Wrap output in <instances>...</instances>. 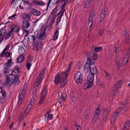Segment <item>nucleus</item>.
Segmentation results:
<instances>
[{
    "label": "nucleus",
    "mask_w": 130,
    "mask_h": 130,
    "mask_svg": "<svg viewBox=\"0 0 130 130\" xmlns=\"http://www.w3.org/2000/svg\"><path fill=\"white\" fill-rule=\"evenodd\" d=\"M20 76H16L15 75L12 74V73L9 75L10 80L7 82V84L11 86L14 83L15 85H18L20 82L19 78Z\"/></svg>",
    "instance_id": "nucleus-1"
},
{
    "label": "nucleus",
    "mask_w": 130,
    "mask_h": 130,
    "mask_svg": "<svg viewBox=\"0 0 130 130\" xmlns=\"http://www.w3.org/2000/svg\"><path fill=\"white\" fill-rule=\"evenodd\" d=\"M94 74L92 73H90L88 75L87 80L88 81L84 84V86H86V89H87L89 88L93 87L94 85L93 81L94 79Z\"/></svg>",
    "instance_id": "nucleus-2"
},
{
    "label": "nucleus",
    "mask_w": 130,
    "mask_h": 130,
    "mask_svg": "<svg viewBox=\"0 0 130 130\" xmlns=\"http://www.w3.org/2000/svg\"><path fill=\"white\" fill-rule=\"evenodd\" d=\"M74 79L76 83H78L82 82L83 80V75L80 72H76L74 74Z\"/></svg>",
    "instance_id": "nucleus-3"
},
{
    "label": "nucleus",
    "mask_w": 130,
    "mask_h": 130,
    "mask_svg": "<svg viewBox=\"0 0 130 130\" xmlns=\"http://www.w3.org/2000/svg\"><path fill=\"white\" fill-rule=\"evenodd\" d=\"M47 92V87H45L41 92L40 96V100L38 103V104H39L40 105H41L42 104L46 97Z\"/></svg>",
    "instance_id": "nucleus-4"
},
{
    "label": "nucleus",
    "mask_w": 130,
    "mask_h": 130,
    "mask_svg": "<svg viewBox=\"0 0 130 130\" xmlns=\"http://www.w3.org/2000/svg\"><path fill=\"white\" fill-rule=\"evenodd\" d=\"M92 48L93 47L91 48V52L92 54V58L93 60H97V55L96 53L101 51L102 49V47L101 46H96L95 47L92 52Z\"/></svg>",
    "instance_id": "nucleus-5"
},
{
    "label": "nucleus",
    "mask_w": 130,
    "mask_h": 130,
    "mask_svg": "<svg viewBox=\"0 0 130 130\" xmlns=\"http://www.w3.org/2000/svg\"><path fill=\"white\" fill-rule=\"evenodd\" d=\"M42 42L41 41H36L34 44L33 50L35 51H40L42 47Z\"/></svg>",
    "instance_id": "nucleus-6"
},
{
    "label": "nucleus",
    "mask_w": 130,
    "mask_h": 130,
    "mask_svg": "<svg viewBox=\"0 0 130 130\" xmlns=\"http://www.w3.org/2000/svg\"><path fill=\"white\" fill-rule=\"evenodd\" d=\"M124 106H125L123 105L122 106L120 107L119 108H118L117 109V112L113 114L112 116H111L110 118V121L111 123H112V121L113 122L115 121L116 119L117 118V116L119 114V112L122 110L123 108L124 107Z\"/></svg>",
    "instance_id": "nucleus-7"
},
{
    "label": "nucleus",
    "mask_w": 130,
    "mask_h": 130,
    "mask_svg": "<svg viewBox=\"0 0 130 130\" xmlns=\"http://www.w3.org/2000/svg\"><path fill=\"white\" fill-rule=\"evenodd\" d=\"M90 16L89 17L88 20V25H90V27H91L93 21V18L95 15L94 13L93 12V10L91 12H90Z\"/></svg>",
    "instance_id": "nucleus-8"
},
{
    "label": "nucleus",
    "mask_w": 130,
    "mask_h": 130,
    "mask_svg": "<svg viewBox=\"0 0 130 130\" xmlns=\"http://www.w3.org/2000/svg\"><path fill=\"white\" fill-rule=\"evenodd\" d=\"M12 74H15L16 76H20L18 74L20 73V71L19 68L17 66H15L12 70Z\"/></svg>",
    "instance_id": "nucleus-9"
},
{
    "label": "nucleus",
    "mask_w": 130,
    "mask_h": 130,
    "mask_svg": "<svg viewBox=\"0 0 130 130\" xmlns=\"http://www.w3.org/2000/svg\"><path fill=\"white\" fill-rule=\"evenodd\" d=\"M62 74H64L65 75V78L63 79L62 80L60 84V86L62 87H64L67 84V76L68 74L67 73H64V72L62 73Z\"/></svg>",
    "instance_id": "nucleus-10"
},
{
    "label": "nucleus",
    "mask_w": 130,
    "mask_h": 130,
    "mask_svg": "<svg viewBox=\"0 0 130 130\" xmlns=\"http://www.w3.org/2000/svg\"><path fill=\"white\" fill-rule=\"evenodd\" d=\"M87 62V60L86 62L85 65L84 67V70H87L90 68L91 67V65H94L95 63V61H90L88 63H86Z\"/></svg>",
    "instance_id": "nucleus-11"
},
{
    "label": "nucleus",
    "mask_w": 130,
    "mask_h": 130,
    "mask_svg": "<svg viewBox=\"0 0 130 130\" xmlns=\"http://www.w3.org/2000/svg\"><path fill=\"white\" fill-rule=\"evenodd\" d=\"M106 13V12L105 10H102L100 15V22H102L103 21L105 17V15Z\"/></svg>",
    "instance_id": "nucleus-12"
},
{
    "label": "nucleus",
    "mask_w": 130,
    "mask_h": 130,
    "mask_svg": "<svg viewBox=\"0 0 130 130\" xmlns=\"http://www.w3.org/2000/svg\"><path fill=\"white\" fill-rule=\"evenodd\" d=\"M122 84V82L121 80L118 81L114 87V90L117 91L118 89L120 88Z\"/></svg>",
    "instance_id": "nucleus-13"
},
{
    "label": "nucleus",
    "mask_w": 130,
    "mask_h": 130,
    "mask_svg": "<svg viewBox=\"0 0 130 130\" xmlns=\"http://www.w3.org/2000/svg\"><path fill=\"white\" fill-rule=\"evenodd\" d=\"M11 65H9L6 63H5L4 65V73L6 74L7 73H9V71H11V69H10L9 67L11 66Z\"/></svg>",
    "instance_id": "nucleus-14"
},
{
    "label": "nucleus",
    "mask_w": 130,
    "mask_h": 130,
    "mask_svg": "<svg viewBox=\"0 0 130 130\" xmlns=\"http://www.w3.org/2000/svg\"><path fill=\"white\" fill-rule=\"evenodd\" d=\"M89 69L91 73L95 74L97 73V70L94 64L91 65Z\"/></svg>",
    "instance_id": "nucleus-15"
},
{
    "label": "nucleus",
    "mask_w": 130,
    "mask_h": 130,
    "mask_svg": "<svg viewBox=\"0 0 130 130\" xmlns=\"http://www.w3.org/2000/svg\"><path fill=\"white\" fill-rule=\"evenodd\" d=\"M61 76L60 74L57 75L55 77V83L56 85H58L61 82Z\"/></svg>",
    "instance_id": "nucleus-16"
},
{
    "label": "nucleus",
    "mask_w": 130,
    "mask_h": 130,
    "mask_svg": "<svg viewBox=\"0 0 130 130\" xmlns=\"http://www.w3.org/2000/svg\"><path fill=\"white\" fill-rule=\"evenodd\" d=\"M85 55H86L87 58L86 63H87H87H88V62H89L90 61H94V60H93L92 59H93L92 58V55H91V54L90 52H88L87 53L85 54Z\"/></svg>",
    "instance_id": "nucleus-17"
},
{
    "label": "nucleus",
    "mask_w": 130,
    "mask_h": 130,
    "mask_svg": "<svg viewBox=\"0 0 130 130\" xmlns=\"http://www.w3.org/2000/svg\"><path fill=\"white\" fill-rule=\"evenodd\" d=\"M45 34L44 31H41L39 35V37H38L39 35L38 36V39L41 40L45 39L46 35H45Z\"/></svg>",
    "instance_id": "nucleus-18"
},
{
    "label": "nucleus",
    "mask_w": 130,
    "mask_h": 130,
    "mask_svg": "<svg viewBox=\"0 0 130 130\" xmlns=\"http://www.w3.org/2000/svg\"><path fill=\"white\" fill-rule=\"evenodd\" d=\"M31 10H30L31 13H32L35 16H39L40 14V11L34 9L32 8Z\"/></svg>",
    "instance_id": "nucleus-19"
},
{
    "label": "nucleus",
    "mask_w": 130,
    "mask_h": 130,
    "mask_svg": "<svg viewBox=\"0 0 130 130\" xmlns=\"http://www.w3.org/2000/svg\"><path fill=\"white\" fill-rule=\"evenodd\" d=\"M38 89L37 88L34 87L33 89V92L32 95V98L34 99L35 98H36L37 95H36L37 92L38 90Z\"/></svg>",
    "instance_id": "nucleus-20"
},
{
    "label": "nucleus",
    "mask_w": 130,
    "mask_h": 130,
    "mask_svg": "<svg viewBox=\"0 0 130 130\" xmlns=\"http://www.w3.org/2000/svg\"><path fill=\"white\" fill-rule=\"evenodd\" d=\"M29 22L27 21H24L22 23V25L24 28H27L29 26Z\"/></svg>",
    "instance_id": "nucleus-21"
},
{
    "label": "nucleus",
    "mask_w": 130,
    "mask_h": 130,
    "mask_svg": "<svg viewBox=\"0 0 130 130\" xmlns=\"http://www.w3.org/2000/svg\"><path fill=\"white\" fill-rule=\"evenodd\" d=\"M58 97L59 98L63 100H65L67 98V96L64 93H63L62 94V93L61 92L60 93V95L59 93H58Z\"/></svg>",
    "instance_id": "nucleus-22"
},
{
    "label": "nucleus",
    "mask_w": 130,
    "mask_h": 130,
    "mask_svg": "<svg viewBox=\"0 0 130 130\" xmlns=\"http://www.w3.org/2000/svg\"><path fill=\"white\" fill-rule=\"evenodd\" d=\"M124 35L125 36L126 41L127 44L129 43V35L126 30L124 31Z\"/></svg>",
    "instance_id": "nucleus-23"
},
{
    "label": "nucleus",
    "mask_w": 130,
    "mask_h": 130,
    "mask_svg": "<svg viewBox=\"0 0 130 130\" xmlns=\"http://www.w3.org/2000/svg\"><path fill=\"white\" fill-rule=\"evenodd\" d=\"M9 47L10 45L9 44L7 45L6 47L4 48L1 53L0 56L1 57H2L4 56L5 53L6 51L9 48Z\"/></svg>",
    "instance_id": "nucleus-24"
},
{
    "label": "nucleus",
    "mask_w": 130,
    "mask_h": 130,
    "mask_svg": "<svg viewBox=\"0 0 130 130\" xmlns=\"http://www.w3.org/2000/svg\"><path fill=\"white\" fill-rule=\"evenodd\" d=\"M130 121L129 120H127L125 122V124H124V127L125 129H128L130 126Z\"/></svg>",
    "instance_id": "nucleus-25"
},
{
    "label": "nucleus",
    "mask_w": 130,
    "mask_h": 130,
    "mask_svg": "<svg viewBox=\"0 0 130 130\" xmlns=\"http://www.w3.org/2000/svg\"><path fill=\"white\" fill-rule=\"evenodd\" d=\"M24 59V57L23 54L20 55L17 59V62H20L23 61Z\"/></svg>",
    "instance_id": "nucleus-26"
},
{
    "label": "nucleus",
    "mask_w": 130,
    "mask_h": 130,
    "mask_svg": "<svg viewBox=\"0 0 130 130\" xmlns=\"http://www.w3.org/2000/svg\"><path fill=\"white\" fill-rule=\"evenodd\" d=\"M70 97L72 98V101H75L76 99V98L75 97L74 94V92L73 91H72L70 93Z\"/></svg>",
    "instance_id": "nucleus-27"
},
{
    "label": "nucleus",
    "mask_w": 130,
    "mask_h": 130,
    "mask_svg": "<svg viewBox=\"0 0 130 130\" xmlns=\"http://www.w3.org/2000/svg\"><path fill=\"white\" fill-rule=\"evenodd\" d=\"M125 56H126V58L127 59L126 62L127 63V62H128L130 57V48H129L128 49L127 53L126 55H125Z\"/></svg>",
    "instance_id": "nucleus-28"
},
{
    "label": "nucleus",
    "mask_w": 130,
    "mask_h": 130,
    "mask_svg": "<svg viewBox=\"0 0 130 130\" xmlns=\"http://www.w3.org/2000/svg\"><path fill=\"white\" fill-rule=\"evenodd\" d=\"M58 6H57L52 11L51 13V14L52 15H54V14L58 12Z\"/></svg>",
    "instance_id": "nucleus-29"
},
{
    "label": "nucleus",
    "mask_w": 130,
    "mask_h": 130,
    "mask_svg": "<svg viewBox=\"0 0 130 130\" xmlns=\"http://www.w3.org/2000/svg\"><path fill=\"white\" fill-rule=\"evenodd\" d=\"M0 32H2V35H5L7 32V30L5 28H2L0 30Z\"/></svg>",
    "instance_id": "nucleus-30"
},
{
    "label": "nucleus",
    "mask_w": 130,
    "mask_h": 130,
    "mask_svg": "<svg viewBox=\"0 0 130 130\" xmlns=\"http://www.w3.org/2000/svg\"><path fill=\"white\" fill-rule=\"evenodd\" d=\"M1 93L2 94V96L4 98H5L6 96V93L5 91L2 90L1 91Z\"/></svg>",
    "instance_id": "nucleus-31"
},
{
    "label": "nucleus",
    "mask_w": 130,
    "mask_h": 130,
    "mask_svg": "<svg viewBox=\"0 0 130 130\" xmlns=\"http://www.w3.org/2000/svg\"><path fill=\"white\" fill-rule=\"evenodd\" d=\"M109 110L107 108H105L103 112V115H109Z\"/></svg>",
    "instance_id": "nucleus-32"
},
{
    "label": "nucleus",
    "mask_w": 130,
    "mask_h": 130,
    "mask_svg": "<svg viewBox=\"0 0 130 130\" xmlns=\"http://www.w3.org/2000/svg\"><path fill=\"white\" fill-rule=\"evenodd\" d=\"M116 67L118 70L120 68V66L121 65V64L119 63V61H117L116 62Z\"/></svg>",
    "instance_id": "nucleus-33"
},
{
    "label": "nucleus",
    "mask_w": 130,
    "mask_h": 130,
    "mask_svg": "<svg viewBox=\"0 0 130 130\" xmlns=\"http://www.w3.org/2000/svg\"><path fill=\"white\" fill-rule=\"evenodd\" d=\"M45 69V68H44L43 70L42 71H41L40 74L39 75V76H42V78L43 77V76L44 75Z\"/></svg>",
    "instance_id": "nucleus-34"
},
{
    "label": "nucleus",
    "mask_w": 130,
    "mask_h": 130,
    "mask_svg": "<svg viewBox=\"0 0 130 130\" xmlns=\"http://www.w3.org/2000/svg\"><path fill=\"white\" fill-rule=\"evenodd\" d=\"M11 36L8 35L7 33L5 35L3 36V37L4 39L5 40H6L10 37Z\"/></svg>",
    "instance_id": "nucleus-35"
},
{
    "label": "nucleus",
    "mask_w": 130,
    "mask_h": 130,
    "mask_svg": "<svg viewBox=\"0 0 130 130\" xmlns=\"http://www.w3.org/2000/svg\"><path fill=\"white\" fill-rule=\"evenodd\" d=\"M17 26V25L14 24H13L11 25L10 27L11 28V30L12 31L13 33V32L14 30V29H15Z\"/></svg>",
    "instance_id": "nucleus-36"
},
{
    "label": "nucleus",
    "mask_w": 130,
    "mask_h": 130,
    "mask_svg": "<svg viewBox=\"0 0 130 130\" xmlns=\"http://www.w3.org/2000/svg\"><path fill=\"white\" fill-rule=\"evenodd\" d=\"M24 19L25 20H29L30 19V16L28 14H25L23 17Z\"/></svg>",
    "instance_id": "nucleus-37"
},
{
    "label": "nucleus",
    "mask_w": 130,
    "mask_h": 130,
    "mask_svg": "<svg viewBox=\"0 0 130 130\" xmlns=\"http://www.w3.org/2000/svg\"><path fill=\"white\" fill-rule=\"evenodd\" d=\"M41 77L42 76H40L39 75L38 76L36 82L39 83V84H40L42 80Z\"/></svg>",
    "instance_id": "nucleus-38"
},
{
    "label": "nucleus",
    "mask_w": 130,
    "mask_h": 130,
    "mask_svg": "<svg viewBox=\"0 0 130 130\" xmlns=\"http://www.w3.org/2000/svg\"><path fill=\"white\" fill-rule=\"evenodd\" d=\"M24 94H22L20 93L19 94V97L18 98V99H20L23 100H24Z\"/></svg>",
    "instance_id": "nucleus-39"
},
{
    "label": "nucleus",
    "mask_w": 130,
    "mask_h": 130,
    "mask_svg": "<svg viewBox=\"0 0 130 130\" xmlns=\"http://www.w3.org/2000/svg\"><path fill=\"white\" fill-rule=\"evenodd\" d=\"M104 32V30L103 29H101L99 30L98 32V34L100 36H102Z\"/></svg>",
    "instance_id": "nucleus-40"
},
{
    "label": "nucleus",
    "mask_w": 130,
    "mask_h": 130,
    "mask_svg": "<svg viewBox=\"0 0 130 130\" xmlns=\"http://www.w3.org/2000/svg\"><path fill=\"white\" fill-rule=\"evenodd\" d=\"M33 106H30V107L29 108H27V107L26 108V110H25L24 113H23V115L25 114L26 113V112L27 110H28V112L27 113V114L28 113V112L32 108Z\"/></svg>",
    "instance_id": "nucleus-41"
},
{
    "label": "nucleus",
    "mask_w": 130,
    "mask_h": 130,
    "mask_svg": "<svg viewBox=\"0 0 130 130\" xmlns=\"http://www.w3.org/2000/svg\"><path fill=\"white\" fill-rule=\"evenodd\" d=\"M31 65V64L30 62H27L26 63V66L27 70H29L30 69Z\"/></svg>",
    "instance_id": "nucleus-42"
},
{
    "label": "nucleus",
    "mask_w": 130,
    "mask_h": 130,
    "mask_svg": "<svg viewBox=\"0 0 130 130\" xmlns=\"http://www.w3.org/2000/svg\"><path fill=\"white\" fill-rule=\"evenodd\" d=\"M99 109V107H98V108L96 109L95 112V115L96 116H99V112L100 111V110Z\"/></svg>",
    "instance_id": "nucleus-43"
},
{
    "label": "nucleus",
    "mask_w": 130,
    "mask_h": 130,
    "mask_svg": "<svg viewBox=\"0 0 130 130\" xmlns=\"http://www.w3.org/2000/svg\"><path fill=\"white\" fill-rule=\"evenodd\" d=\"M108 116L109 115H103L102 116L103 118V120L104 121H106L107 120V117H108Z\"/></svg>",
    "instance_id": "nucleus-44"
},
{
    "label": "nucleus",
    "mask_w": 130,
    "mask_h": 130,
    "mask_svg": "<svg viewBox=\"0 0 130 130\" xmlns=\"http://www.w3.org/2000/svg\"><path fill=\"white\" fill-rule=\"evenodd\" d=\"M99 118V116H96L95 114H94L93 118V120H94V122L98 119Z\"/></svg>",
    "instance_id": "nucleus-45"
},
{
    "label": "nucleus",
    "mask_w": 130,
    "mask_h": 130,
    "mask_svg": "<svg viewBox=\"0 0 130 130\" xmlns=\"http://www.w3.org/2000/svg\"><path fill=\"white\" fill-rule=\"evenodd\" d=\"M115 49H114V52L115 54L117 53V50L119 49L118 47H117V45L116 44L115 45Z\"/></svg>",
    "instance_id": "nucleus-46"
},
{
    "label": "nucleus",
    "mask_w": 130,
    "mask_h": 130,
    "mask_svg": "<svg viewBox=\"0 0 130 130\" xmlns=\"http://www.w3.org/2000/svg\"><path fill=\"white\" fill-rule=\"evenodd\" d=\"M127 60V59L126 58H126H125V57L124 58L123 60L122 61V63L124 64H126L127 63V62L126 63Z\"/></svg>",
    "instance_id": "nucleus-47"
},
{
    "label": "nucleus",
    "mask_w": 130,
    "mask_h": 130,
    "mask_svg": "<svg viewBox=\"0 0 130 130\" xmlns=\"http://www.w3.org/2000/svg\"><path fill=\"white\" fill-rule=\"evenodd\" d=\"M67 3L68 2H67V1H65L64 2V3L63 4L62 6L60 7V8H61L62 7L61 9V11L62 10H63L64 8L65 7V6L66 5V4H67Z\"/></svg>",
    "instance_id": "nucleus-48"
},
{
    "label": "nucleus",
    "mask_w": 130,
    "mask_h": 130,
    "mask_svg": "<svg viewBox=\"0 0 130 130\" xmlns=\"http://www.w3.org/2000/svg\"><path fill=\"white\" fill-rule=\"evenodd\" d=\"M35 104V103L34 102H32V101H31L30 102L29 104H28L27 106V108H29L30 106H33Z\"/></svg>",
    "instance_id": "nucleus-49"
},
{
    "label": "nucleus",
    "mask_w": 130,
    "mask_h": 130,
    "mask_svg": "<svg viewBox=\"0 0 130 130\" xmlns=\"http://www.w3.org/2000/svg\"><path fill=\"white\" fill-rule=\"evenodd\" d=\"M90 2L89 1H87L85 3L84 5V8H87V7L89 5L90 3Z\"/></svg>",
    "instance_id": "nucleus-50"
},
{
    "label": "nucleus",
    "mask_w": 130,
    "mask_h": 130,
    "mask_svg": "<svg viewBox=\"0 0 130 130\" xmlns=\"http://www.w3.org/2000/svg\"><path fill=\"white\" fill-rule=\"evenodd\" d=\"M24 1L23 4L25 5L27 4V5H29L30 6L31 5V4L28 1H25V0H24V1Z\"/></svg>",
    "instance_id": "nucleus-51"
},
{
    "label": "nucleus",
    "mask_w": 130,
    "mask_h": 130,
    "mask_svg": "<svg viewBox=\"0 0 130 130\" xmlns=\"http://www.w3.org/2000/svg\"><path fill=\"white\" fill-rule=\"evenodd\" d=\"M12 58H11L10 59H9L7 60V63H6L8 64V65H11L10 64L12 63Z\"/></svg>",
    "instance_id": "nucleus-52"
},
{
    "label": "nucleus",
    "mask_w": 130,
    "mask_h": 130,
    "mask_svg": "<svg viewBox=\"0 0 130 130\" xmlns=\"http://www.w3.org/2000/svg\"><path fill=\"white\" fill-rule=\"evenodd\" d=\"M6 84H7V82L8 81L10 80V78L9 77H8V75L7 74L6 75Z\"/></svg>",
    "instance_id": "nucleus-53"
},
{
    "label": "nucleus",
    "mask_w": 130,
    "mask_h": 130,
    "mask_svg": "<svg viewBox=\"0 0 130 130\" xmlns=\"http://www.w3.org/2000/svg\"><path fill=\"white\" fill-rule=\"evenodd\" d=\"M53 115L52 114H50L48 115L47 118H48L50 120H52L53 118Z\"/></svg>",
    "instance_id": "nucleus-54"
},
{
    "label": "nucleus",
    "mask_w": 130,
    "mask_h": 130,
    "mask_svg": "<svg viewBox=\"0 0 130 130\" xmlns=\"http://www.w3.org/2000/svg\"><path fill=\"white\" fill-rule=\"evenodd\" d=\"M38 5L40 6H44L45 5V4L43 2H39Z\"/></svg>",
    "instance_id": "nucleus-55"
},
{
    "label": "nucleus",
    "mask_w": 130,
    "mask_h": 130,
    "mask_svg": "<svg viewBox=\"0 0 130 130\" xmlns=\"http://www.w3.org/2000/svg\"><path fill=\"white\" fill-rule=\"evenodd\" d=\"M39 84V83L36 82V83L35 84L34 86V87L37 88H38L39 87V84Z\"/></svg>",
    "instance_id": "nucleus-56"
},
{
    "label": "nucleus",
    "mask_w": 130,
    "mask_h": 130,
    "mask_svg": "<svg viewBox=\"0 0 130 130\" xmlns=\"http://www.w3.org/2000/svg\"><path fill=\"white\" fill-rule=\"evenodd\" d=\"M61 12H62L61 10L58 13H57L55 14V15H53L54 16H54L55 18H56L57 16L59 15V14H61Z\"/></svg>",
    "instance_id": "nucleus-57"
},
{
    "label": "nucleus",
    "mask_w": 130,
    "mask_h": 130,
    "mask_svg": "<svg viewBox=\"0 0 130 130\" xmlns=\"http://www.w3.org/2000/svg\"><path fill=\"white\" fill-rule=\"evenodd\" d=\"M55 18L54 16H53V17L52 18V20H51V21L50 22H52V24H53V23L54 22L55 20Z\"/></svg>",
    "instance_id": "nucleus-58"
},
{
    "label": "nucleus",
    "mask_w": 130,
    "mask_h": 130,
    "mask_svg": "<svg viewBox=\"0 0 130 130\" xmlns=\"http://www.w3.org/2000/svg\"><path fill=\"white\" fill-rule=\"evenodd\" d=\"M19 102L18 103V105H20L23 101V100L20 99H18Z\"/></svg>",
    "instance_id": "nucleus-59"
},
{
    "label": "nucleus",
    "mask_w": 130,
    "mask_h": 130,
    "mask_svg": "<svg viewBox=\"0 0 130 130\" xmlns=\"http://www.w3.org/2000/svg\"><path fill=\"white\" fill-rule=\"evenodd\" d=\"M59 34V31L58 30H56V32L54 34V35L55 36H58Z\"/></svg>",
    "instance_id": "nucleus-60"
},
{
    "label": "nucleus",
    "mask_w": 130,
    "mask_h": 130,
    "mask_svg": "<svg viewBox=\"0 0 130 130\" xmlns=\"http://www.w3.org/2000/svg\"><path fill=\"white\" fill-rule=\"evenodd\" d=\"M26 89H24V88H22V90H21V92L20 93L25 94V90Z\"/></svg>",
    "instance_id": "nucleus-61"
},
{
    "label": "nucleus",
    "mask_w": 130,
    "mask_h": 130,
    "mask_svg": "<svg viewBox=\"0 0 130 130\" xmlns=\"http://www.w3.org/2000/svg\"><path fill=\"white\" fill-rule=\"evenodd\" d=\"M19 28L17 26L16 28H15V31H14V32H17L19 31Z\"/></svg>",
    "instance_id": "nucleus-62"
},
{
    "label": "nucleus",
    "mask_w": 130,
    "mask_h": 130,
    "mask_svg": "<svg viewBox=\"0 0 130 130\" xmlns=\"http://www.w3.org/2000/svg\"><path fill=\"white\" fill-rule=\"evenodd\" d=\"M73 64V63L72 61H71V62H70L68 65V67H70V68H71V67L72 66V65Z\"/></svg>",
    "instance_id": "nucleus-63"
},
{
    "label": "nucleus",
    "mask_w": 130,
    "mask_h": 130,
    "mask_svg": "<svg viewBox=\"0 0 130 130\" xmlns=\"http://www.w3.org/2000/svg\"><path fill=\"white\" fill-rule=\"evenodd\" d=\"M10 53L9 52H6V56L7 57H9L10 56Z\"/></svg>",
    "instance_id": "nucleus-64"
}]
</instances>
